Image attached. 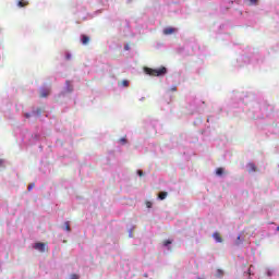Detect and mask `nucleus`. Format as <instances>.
<instances>
[{
	"label": "nucleus",
	"mask_w": 279,
	"mask_h": 279,
	"mask_svg": "<svg viewBox=\"0 0 279 279\" xmlns=\"http://www.w3.org/2000/svg\"><path fill=\"white\" fill-rule=\"evenodd\" d=\"M1 167H3V160L2 159H0V169H1Z\"/></svg>",
	"instance_id": "obj_24"
},
{
	"label": "nucleus",
	"mask_w": 279,
	"mask_h": 279,
	"mask_svg": "<svg viewBox=\"0 0 279 279\" xmlns=\"http://www.w3.org/2000/svg\"><path fill=\"white\" fill-rule=\"evenodd\" d=\"M250 5H257L258 4V0H247Z\"/></svg>",
	"instance_id": "obj_13"
},
{
	"label": "nucleus",
	"mask_w": 279,
	"mask_h": 279,
	"mask_svg": "<svg viewBox=\"0 0 279 279\" xmlns=\"http://www.w3.org/2000/svg\"><path fill=\"white\" fill-rule=\"evenodd\" d=\"M34 186H36V184H34V183H31V184H28V191H32V189H34Z\"/></svg>",
	"instance_id": "obj_19"
},
{
	"label": "nucleus",
	"mask_w": 279,
	"mask_h": 279,
	"mask_svg": "<svg viewBox=\"0 0 279 279\" xmlns=\"http://www.w3.org/2000/svg\"><path fill=\"white\" fill-rule=\"evenodd\" d=\"M247 167H248V173H254V172L258 171V168H256V165H254L252 162H250L247 165Z\"/></svg>",
	"instance_id": "obj_5"
},
{
	"label": "nucleus",
	"mask_w": 279,
	"mask_h": 279,
	"mask_svg": "<svg viewBox=\"0 0 279 279\" xmlns=\"http://www.w3.org/2000/svg\"><path fill=\"white\" fill-rule=\"evenodd\" d=\"M34 250H37V252L45 253V252H47V244H45L43 242H37L34 245Z\"/></svg>",
	"instance_id": "obj_2"
},
{
	"label": "nucleus",
	"mask_w": 279,
	"mask_h": 279,
	"mask_svg": "<svg viewBox=\"0 0 279 279\" xmlns=\"http://www.w3.org/2000/svg\"><path fill=\"white\" fill-rule=\"evenodd\" d=\"M17 5L19 8H27V5H29V2L27 0H19Z\"/></svg>",
	"instance_id": "obj_7"
},
{
	"label": "nucleus",
	"mask_w": 279,
	"mask_h": 279,
	"mask_svg": "<svg viewBox=\"0 0 279 279\" xmlns=\"http://www.w3.org/2000/svg\"><path fill=\"white\" fill-rule=\"evenodd\" d=\"M171 93H175L178 90V87L177 86H172L170 89H169Z\"/></svg>",
	"instance_id": "obj_17"
},
{
	"label": "nucleus",
	"mask_w": 279,
	"mask_h": 279,
	"mask_svg": "<svg viewBox=\"0 0 279 279\" xmlns=\"http://www.w3.org/2000/svg\"><path fill=\"white\" fill-rule=\"evenodd\" d=\"M217 278H222L223 277V270L217 269Z\"/></svg>",
	"instance_id": "obj_11"
},
{
	"label": "nucleus",
	"mask_w": 279,
	"mask_h": 279,
	"mask_svg": "<svg viewBox=\"0 0 279 279\" xmlns=\"http://www.w3.org/2000/svg\"><path fill=\"white\" fill-rule=\"evenodd\" d=\"M169 194L167 193V192H160L159 194H158V198L159 199H167V196H168Z\"/></svg>",
	"instance_id": "obj_9"
},
{
	"label": "nucleus",
	"mask_w": 279,
	"mask_h": 279,
	"mask_svg": "<svg viewBox=\"0 0 279 279\" xmlns=\"http://www.w3.org/2000/svg\"><path fill=\"white\" fill-rule=\"evenodd\" d=\"M171 243H173L171 240H165L163 241L165 247H167L168 245H171Z\"/></svg>",
	"instance_id": "obj_14"
},
{
	"label": "nucleus",
	"mask_w": 279,
	"mask_h": 279,
	"mask_svg": "<svg viewBox=\"0 0 279 279\" xmlns=\"http://www.w3.org/2000/svg\"><path fill=\"white\" fill-rule=\"evenodd\" d=\"M64 226H65L66 232H71V225L69 223V221L64 222Z\"/></svg>",
	"instance_id": "obj_12"
},
{
	"label": "nucleus",
	"mask_w": 279,
	"mask_h": 279,
	"mask_svg": "<svg viewBox=\"0 0 279 279\" xmlns=\"http://www.w3.org/2000/svg\"><path fill=\"white\" fill-rule=\"evenodd\" d=\"M137 174L142 178V175H143L142 170H138V171H137Z\"/></svg>",
	"instance_id": "obj_22"
},
{
	"label": "nucleus",
	"mask_w": 279,
	"mask_h": 279,
	"mask_svg": "<svg viewBox=\"0 0 279 279\" xmlns=\"http://www.w3.org/2000/svg\"><path fill=\"white\" fill-rule=\"evenodd\" d=\"M165 36H170L171 34H175V28L173 27H167L163 29Z\"/></svg>",
	"instance_id": "obj_4"
},
{
	"label": "nucleus",
	"mask_w": 279,
	"mask_h": 279,
	"mask_svg": "<svg viewBox=\"0 0 279 279\" xmlns=\"http://www.w3.org/2000/svg\"><path fill=\"white\" fill-rule=\"evenodd\" d=\"M82 44L83 45H87L88 43H90V37L86 36V35H82Z\"/></svg>",
	"instance_id": "obj_8"
},
{
	"label": "nucleus",
	"mask_w": 279,
	"mask_h": 279,
	"mask_svg": "<svg viewBox=\"0 0 279 279\" xmlns=\"http://www.w3.org/2000/svg\"><path fill=\"white\" fill-rule=\"evenodd\" d=\"M213 236L215 241H217V243H223V239L221 238V234H219V232H215Z\"/></svg>",
	"instance_id": "obj_6"
},
{
	"label": "nucleus",
	"mask_w": 279,
	"mask_h": 279,
	"mask_svg": "<svg viewBox=\"0 0 279 279\" xmlns=\"http://www.w3.org/2000/svg\"><path fill=\"white\" fill-rule=\"evenodd\" d=\"M29 117H32V114L25 113V118H26V119H29Z\"/></svg>",
	"instance_id": "obj_23"
},
{
	"label": "nucleus",
	"mask_w": 279,
	"mask_h": 279,
	"mask_svg": "<svg viewBox=\"0 0 279 279\" xmlns=\"http://www.w3.org/2000/svg\"><path fill=\"white\" fill-rule=\"evenodd\" d=\"M216 175H223V168H217Z\"/></svg>",
	"instance_id": "obj_10"
},
{
	"label": "nucleus",
	"mask_w": 279,
	"mask_h": 279,
	"mask_svg": "<svg viewBox=\"0 0 279 279\" xmlns=\"http://www.w3.org/2000/svg\"><path fill=\"white\" fill-rule=\"evenodd\" d=\"M36 114H43V110L41 109H37L36 110Z\"/></svg>",
	"instance_id": "obj_21"
},
{
	"label": "nucleus",
	"mask_w": 279,
	"mask_h": 279,
	"mask_svg": "<svg viewBox=\"0 0 279 279\" xmlns=\"http://www.w3.org/2000/svg\"><path fill=\"white\" fill-rule=\"evenodd\" d=\"M124 49H126V51H128V49H130V47H129V46H125Z\"/></svg>",
	"instance_id": "obj_26"
},
{
	"label": "nucleus",
	"mask_w": 279,
	"mask_h": 279,
	"mask_svg": "<svg viewBox=\"0 0 279 279\" xmlns=\"http://www.w3.org/2000/svg\"><path fill=\"white\" fill-rule=\"evenodd\" d=\"M70 279H80V276H78V275L73 274V275H71V276H70Z\"/></svg>",
	"instance_id": "obj_16"
},
{
	"label": "nucleus",
	"mask_w": 279,
	"mask_h": 279,
	"mask_svg": "<svg viewBox=\"0 0 279 279\" xmlns=\"http://www.w3.org/2000/svg\"><path fill=\"white\" fill-rule=\"evenodd\" d=\"M120 143L122 145H126L128 144V138H125V137L120 138Z\"/></svg>",
	"instance_id": "obj_15"
},
{
	"label": "nucleus",
	"mask_w": 279,
	"mask_h": 279,
	"mask_svg": "<svg viewBox=\"0 0 279 279\" xmlns=\"http://www.w3.org/2000/svg\"><path fill=\"white\" fill-rule=\"evenodd\" d=\"M122 85L125 86V87H128V86H130V82H128V81H122Z\"/></svg>",
	"instance_id": "obj_18"
},
{
	"label": "nucleus",
	"mask_w": 279,
	"mask_h": 279,
	"mask_svg": "<svg viewBox=\"0 0 279 279\" xmlns=\"http://www.w3.org/2000/svg\"><path fill=\"white\" fill-rule=\"evenodd\" d=\"M151 206H153L151 202L147 201V202H146V207H147V208H151Z\"/></svg>",
	"instance_id": "obj_20"
},
{
	"label": "nucleus",
	"mask_w": 279,
	"mask_h": 279,
	"mask_svg": "<svg viewBox=\"0 0 279 279\" xmlns=\"http://www.w3.org/2000/svg\"><path fill=\"white\" fill-rule=\"evenodd\" d=\"M144 73L150 75V77H160L167 75V68L161 66L159 69L144 68Z\"/></svg>",
	"instance_id": "obj_1"
},
{
	"label": "nucleus",
	"mask_w": 279,
	"mask_h": 279,
	"mask_svg": "<svg viewBox=\"0 0 279 279\" xmlns=\"http://www.w3.org/2000/svg\"><path fill=\"white\" fill-rule=\"evenodd\" d=\"M49 95H51V89L49 88H41L39 90V97H41V99L47 98Z\"/></svg>",
	"instance_id": "obj_3"
},
{
	"label": "nucleus",
	"mask_w": 279,
	"mask_h": 279,
	"mask_svg": "<svg viewBox=\"0 0 279 279\" xmlns=\"http://www.w3.org/2000/svg\"><path fill=\"white\" fill-rule=\"evenodd\" d=\"M66 60H71V54H66Z\"/></svg>",
	"instance_id": "obj_25"
}]
</instances>
